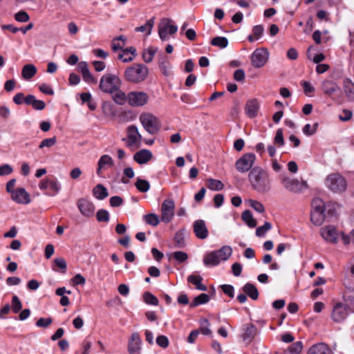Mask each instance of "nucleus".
Here are the masks:
<instances>
[{
	"mask_svg": "<svg viewBox=\"0 0 354 354\" xmlns=\"http://www.w3.org/2000/svg\"><path fill=\"white\" fill-rule=\"evenodd\" d=\"M252 188L260 194H266L270 189V180L268 174L263 169L255 167L248 175Z\"/></svg>",
	"mask_w": 354,
	"mask_h": 354,
	"instance_id": "f257e3e1",
	"label": "nucleus"
},
{
	"mask_svg": "<svg viewBox=\"0 0 354 354\" xmlns=\"http://www.w3.org/2000/svg\"><path fill=\"white\" fill-rule=\"evenodd\" d=\"M149 75V68L144 64H134L126 68L124 79L127 82L138 84L144 82Z\"/></svg>",
	"mask_w": 354,
	"mask_h": 354,
	"instance_id": "f03ea898",
	"label": "nucleus"
},
{
	"mask_svg": "<svg viewBox=\"0 0 354 354\" xmlns=\"http://www.w3.org/2000/svg\"><path fill=\"white\" fill-rule=\"evenodd\" d=\"M122 81L118 76L112 73H106L102 76L100 84V90L105 93L113 94L118 87H121Z\"/></svg>",
	"mask_w": 354,
	"mask_h": 354,
	"instance_id": "7ed1b4c3",
	"label": "nucleus"
},
{
	"mask_svg": "<svg viewBox=\"0 0 354 354\" xmlns=\"http://www.w3.org/2000/svg\"><path fill=\"white\" fill-rule=\"evenodd\" d=\"M310 221L316 226H320L326 218L324 202L319 198L313 199Z\"/></svg>",
	"mask_w": 354,
	"mask_h": 354,
	"instance_id": "20e7f679",
	"label": "nucleus"
},
{
	"mask_svg": "<svg viewBox=\"0 0 354 354\" xmlns=\"http://www.w3.org/2000/svg\"><path fill=\"white\" fill-rule=\"evenodd\" d=\"M327 187L334 193H342L347 187L345 178L339 173L328 175L326 178Z\"/></svg>",
	"mask_w": 354,
	"mask_h": 354,
	"instance_id": "39448f33",
	"label": "nucleus"
},
{
	"mask_svg": "<svg viewBox=\"0 0 354 354\" xmlns=\"http://www.w3.org/2000/svg\"><path fill=\"white\" fill-rule=\"evenodd\" d=\"M140 121L145 129L150 134H156L161 128L157 117L150 113H143L140 115Z\"/></svg>",
	"mask_w": 354,
	"mask_h": 354,
	"instance_id": "423d86ee",
	"label": "nucleus"
},
{
	"mask_svg": "<svg viewBox=\"0 0 354 354\" xmlns=\"http://www.w3.org/2000/svg\"><path fill=\"white\" fill-rule=\"evenodd\" d=\"M256 156L253 153L243 154L235 163L236 169L241 173L251 171L255 162Z\"/></svg>",
	"mask_w": 354,
	"mask_h": 354,
	"instance_id": "0eeeda50",
	"label": "nucleus"
},
{
	"mask_svg": "<svg viewBox=\"0 0 354 354\" xmlns=\"http://www.w3.org/2000/svg\"><path fill=\"white\" fill-rule=\"evenodd\" d=\"M252 66L260 68L265 66L269 59V52L266 48H257L251 55Z\"/></svg>",
	"mask_w": 354,
	"mask_h": 354,
	"instance_id": "6e6552de",
	"label": "nucleus"
},
{
	"mask_svg": "<svg viewBox=\"0 0 354 354\" xmlns=\"http://www.w3.org/2000/svg\"><path fill=\"white\" fill-rule=\"evenodd\" d=\"M175 203L172 199H165L161 205V221L165 223H169L174 216Z\"/></svg>",
	"mask_w": 354,
	"mask_h": 354,
	"instance_id": "1a4fd4ad",
	"label": "nucleus"
},
{
	"mask_svg": "<svg viewBox=\"0 0 354 354\" xmlns=\"http://www.w3.org/2000/svg\"><path fill=\"white\" fill-rule=\"evenodd\" d=\"M128 102L131 106H142L149 100V95L144 91H131L127 95Z\"/></svg>",
	"mask_w": 354,
	"mask_h": 354,
	"instance_id": "9d476101",
	"label": "nucleus"
},
{
	"mask_svg": "<svg viewBox=\"0 0 354 354\" xmlns=\"http://www.w3.org/2000/svg\"><path fill=\"white\" fill-rule=\"evenodd\" d=\"M172 20L169 18L162 19L158 24V35L161 40L164 41L167 39V32L169 29V33L174 35L176 32L178 28L175 25H171Z\"/></svg>",
	"mask_w": 354,
	"mask_h": 354,
	"instance_id": "9b49d317",
	"label": "nucleus"
},
{
	"mask_svg": "<svg viewBox=\"0 0 354 354\" xmlns=\"http://www.w3.org/2000/svg\"><path fill=\"white\" fill-rule=\"evenodd\" d=\"M77 207L81 214L86 217H92L94 215L95 206L91 201L82 198L77 201Z\"/></svg>",
	"mask_w": 354,
	"mask_h": 354,
	"instance_id": "f8f14e48",
	"label": "nucleus"
},
{
	"mask_svg": "<svg viewBox=\"0 0 354 354\" xmlns=\"http://www.w3.org/2000/svg\"><path fill=\"white\" fill-rule=\"evenodd\" d=\"M348 310L346 306L342 303H337L333 307L331 318L333 322L339 323L342 322L347 316Z\"/></svg>",
	"mask_w": 354,
	"mask_h": 354,
	"instance_id": "ddd939ff",
	"label": "nucleus"
},
{
	"mask_svg": "<svg viewBox=\"0 0 354 354\" xmlns=\"http://www.w3.org/2000/svg\"><path fill=\"white\" fill-rule=\"evenodd\" d=\"M142 340L139 333H133L128 342V352L129 354H140Z\"/></svg>",
	"mask_w": 354,
	"mask_h": 354,
	"instance_id": "4468645a",
	"label": "nucleus"
},
{
	"mask_svg": "<svg viewBox=\"0 0 354 354\" xmlns=\"http://www.w3.org/2000/svg\"><path fill=\"white\" fill-rule=\"evenodd\" d=\"M13 201L19 204H28L30 203L29 194L24 188H17L11 194Z\"/></svg>",
	"mask_w": 354,
	"mask_h": 354,
	"instance_id": "2eb2a0df",
	"label": "nucleus"
},
{
	"mask_svg": "<svg viewBox=\"0 0 354 354\" xmlns=\"http://www.w3.org/2000/svg\"><path fill=\"white\" fill-rule=\"evenodd\" d=\"M322 236L327 241L336 243L338 240V234L334 226L328 225L322 229Z\"/></svg>",
	"mask_w": 354,
	"mask_h": 354,
	"instance_id": "dca6fc26",
	"label": "nucleus"
},
{
	"mask_svg": "<svg viewBox=\"0 0 354 354\" xmlns=\"http://www.w3.org/2000/svg\"><path fill=\"white\" fill-rule=\"evenodd\" d=\"M194 232L198 239H205L208 236V230L203 220H197L193 225Z\"/></svg>",
	"mask_w": 354,
	"mask_h": 354,
	"instance_id": "f3484780",
	"label": "nucleus"
},
{
	"mask_svg": "<svg viewBox=\"0 0 354 354\" xmlns=\"http://www.w3.org/2000/svg\"><path fill=\"white\" fill-rule=\"evenodd\" d=\"M322 90L324 94L333 98V95L337 91H340V88L335 82L326 80L322 83Z\"/></svg>",
	"mask_w": 354,
	"mask_h": 354,
	"instance_id": "a211bd4d",
	"label": "nucleus"
},
{
	"mask_svg": "<svg viewBox=\"0 0 354 354\" xmlns=\"http://www.w3.org/2000/svg\"><path fill=\"white\" fill-rule=\"evenodd\" d=\"M127 145L129 147L133 146L137 142H139L142 138V136L140 134L137 127L135 125H131L127 128Z\"/></svg>",
	"mask_w": 354,
	"mask_h": 354,
	"instance_id": "6ab92c4d",
	"label": "nucleus"
},
{
	"mask_svg": "<svg viewBox=\"0 0 354 354\" xmlns=\"http://www.w3.org/2000/svg\"><path fill=\"white\" fill-rule=\"evenodd\" d=\"M152 158L153 154L148 149H141L136 152L133 156V160L140 165L147 163Z\"/></svg>",
	"mask_w": 354,
	"mask_h": 354,
	"instance_id": "aec40b11",
	"label": "nucleus"
},
{
	"mask_svg": "<svg viewBox=\"0 0 354 354\" xmlns=\"http://www.w3.org/2000/svg\"><path fill=\"white\" fill-rule=\"evenodd\" d=\"M259 105L257 99H252L247 101L245 111L250 118H254L258 113Z\"/></svg>",
	"mask_w": 354,
	"mask_h": 354,
	"instance_id": "412c9836",
	"label": "nucleus"
},
{
	"mask_svg": "<svg viewBox=\"0 0 354 354\" xmlns=\"http://www.w3.org/2000/svg\"><path fill=\"white\" fill-rule=\"evenodd\" d=\"M308 354H333L332 350L324 343H319L311 346Z\"/></svg>",
	"mask_w": 354,
	"mask_h": 354,
	"instance_id": "4be33fe9",
	"label": "nucleus"
},
{
	"mask_svg": "<svg viewBox=\"0 0 354 354\" xmlns=\"http://www.w3.org/2000/svg\"><path fill=\"white\" fill-rule=\"evenodd\" d=\"M24 102L28 105H32V108L37 111H41L46 107V103L43 100H37L33 95H28L24 99Z\"/></svg>",
	"mask_w": 354,
	"mask_h": 354,
	"instance_id": "5701e85b",
	"label": "nucleus"
},
{
	"mask_svg": "<svg viewBox=\"0 0 354 354\" xmlns=\"http://www.w3.org/2000/svg\"><path fill=\"white\" fill-rule=\"evenodd\" d=\"M136 48L133 46L128 47L123 49L122 51L119 53L118 58L122 60L123 62H130L133 59V57L136 55Z\"/></svg>",
	"mask_w": 354,
	"mask_h": 354,
	"instance_id": "b1692460",
	"label": "nucleus"
},
{
	"mask_svg": "<svg viewBox=\"0 0 354 354\" xmlns=\"http://www.w3.org/2000/svg\"><path fill=\"white\" fill-rule=\"evenodd\" d=\"M282 183L284 187L290 192L297 193L301 190L299 181L297 179H290L288 177L283 178Z\"/></svg>",
	"mask_w": 354,
	"mask_h": 354,
	"instance_id": "393cba45",
	"label": "nucleus"
},
{
	"mask_svg": "<svg viewBox=\"0 0 354 354\" xmlns=\"http://www.w3.org/2000/svg\"><path fill=\"white\" fill-rule=\"evenodd\" d=\"M344 92L350 101H354V83L348 78L343 81Z\"/></svg>",
	"mask_w": 354,
	"mask_h": 354,
	"instance_id": "a878e982",
	"label": "nucleus"
},
{
	"mask_svg": "<svg viewBox=\"0 0 354 354\" xmlns=\"http://www.w3.org/2000/svg\"><path fill=\"white\" fill-rule=\"evenodd\" d=\"M257 329L253 324H248L246 325L245 332L242 335V338L244 341H248L250 343L257 335Z\"/></svg>",
	"mask_w": 354,
	"mask_h": 354,
	"instance_id": "bb28decb",
	"label": "nucleus"
},
{
	"mask_svg": "<svg viewBox=\"0 0 354 354\" xmlns=\"http://www.w3.org/2000/svg\"><path fill=\"white\" fill-rule=\"evenodd\" d=\"M37 73V68L32 64L24 66L21 70V76L24 80H28L32 78Z\"/></svg>",
	"mask_w": 354,
	"mask_h": 354,
	"instance_id": "cd10ccee",
	"label": "nucleus"
},
{
	"mask_svg": "<svg viewBox=\"0 0 354 354\" xmlns=\"http://www.w3.org/2000/svg\"><path fill=\"white\" fill-rule=\"evenodd\" d=\"M203 278L200 275L191 274L187 277V281L194 284L199 290L206 291L207 288L205 285L201 283Z\"/></svg>",
	"mask_w": 354,
	"mask_h": 354,
	"instance_id": "c85d7f7f",
	"label": "nucleus"
},
{
	"mask_svg": "<svg viewBox=\"0 0 354 354\" xmlns=\"http://www.w3.org/2000/svg\"><path fill=\"white\" fill-rule=\"evenodd\" d=\"M243 292L248 295L252 299L256 300L258 299L259 297V292L256 286L251 283H247L243 287Z\"/></svg>",
	"mask_w": 354,
	"mask_h": 354,
	"instance_id": "c756f323",
	"label": "nucleus"
},
{
	"mask_svg": "<svg viewBox=\"0 0 354 354\" xmlns=\"http://www.w3.org/2000/svg\"><path fill=\"white\" fill-rule=\"evenodd\" d=\"M93 194L99 200H103L109 195L106 188L102 184H97L93 189Z\"/></svg>",
	"mask_w": 354,
	"mask_h": 354,
	"instance_id": "7c9ffc66",
	"label": "nucleus"
},
{
	"mask_svg": "<svg viewBox=\"0 0 354 354\" xmlns=\"http://www.w3.org/2000/svg\"><path fill=\"white\" fill-rule=\"evenodd\" d=\"M168 64H169L168 57L163 53L159 54L158 55V65H159V67L160 68L162 73L165 76H168L169 74V72L167 70Z\"/></svg>",
	"mask_w": 354,
	"mask_h": 354,
	"instance_id": "2f4dec72",
	"label": "nucleus"
},
{
	"mask_svg": "<svg viewBox=\"0 0 354 354\" xmlns=\"http://www.w3.org/2000/svg\"><path fill=\"white\" fill-rule=\"evenodd\" d=\"M111 95L113 101L119 105H123L128 101L127 95L120 89V87H118V90L115 91V93Z\"/></svg>",
	"mask_w": 354,
	"mask_h": 354,
	"instance_id": "473e14b6",
	"label": "nucleus"
},
{
	"mask_svg": "<svg viewBox=\"0 0 354 354\" xmlns=\"http://www.w3.org/2000/svg\"><path fill=\"white\" fill-rule=\"evenodd\" d=\"M203 261L206 266H217L220 263L218 255L216 250L206 254Z\"/></svg>",
	"mask_w": 354,
	"mask_h": 354,
	"instance_id": "72a5a7b5",
	"label": "nucleus"
},
{
	"mask_svg": "<svg viewBox=\"0 0 354 354\" xmlns=\"http://www.w3.org/2000/svg\"><path fill=\"white\" fill-rule=\"evenodd\" d=\"M206 186L208 189L214 191H220L224 188V184L221 180L214 178H207Z\"/></svg>",
	"mask_w": 354,
	"mask_h": 354,
	"instance_id": "f704fd0d",
	"label": "nucleus"
},
{
	"mask_svg": "<svg viewBox=\"0 0 354 354\" xmlns=\"http://www.w3.org/2000/svg\"><path fill=\"white\" fill-rule=\"evenodd\" d=\"M218 255V259L222 261H226L230 258L232 253V249L230 246L225 245L223 246L218 250H216Z\"/></svg>",
	"mask_w": 354,
	"mask_h": 354,
	"instance_id": "c9c22d12",
	"label": "nucleus"
},
{
	"mask_svg": "<svg viewBox=\"0 0 354 354\" xmlns=\"http://www.w3.org/2000/svg\"><path fill=\"white\" fill-rule=\"evenodd\" d=\"M241 218L250 227H254L257 226V221L253 218L252 214L249 209L243 211L241 214Z\"/></svg>",
	"mask_w": 354,
	"mask_h": 354,
	"instance_id": "e433bc0d",
	"label": "nucleus"
},
{
	"mask_svg": "<svg viewBox=\"0 0 354 354\" xmlns=\"http://www.w3.org/2000/svg\"><path fill=\"white\" fill-rule=\"evenodd\" d=\"M157 51H158V48L149 46L146 50H145L142 53L143 60L146 63L151 62L153 60V58L155 54L157 53Z\"/></svg>",
	"mask_w": 354,
	"mask_h": 354,
	"instance_id": "4c0bfd02",
	"label": "nucleus"
},
{
	"mask_svg": "<svg viewBox=\"0 0 354 354\" xmlns=\"http://www.w3.org/2000/svg\"><path fill=\"white\" fill-rule=\"evenodd\" d=\"M80 98L82 103H87L88 107L90 110L94 111L97 108L96 102L92 100V97L90 93H82L80 94Z\"/></svg>",
	"mask_w": 354,
	"mask_h": 354,
	"instance_id": "58836bf2",
	"label": "nucleus"
},
{
	"mask_svg": "<svg viewBox=\"0 0 354 354\" xmlns=\"http://www.w3.org/2000/svg\"><path fill=\"white\" fill-rule=\"evenodd\" d=\"M209 301V295L205 293H202L194 299L192 302L190 304V307L194 308L198 305L206 304Z\"/></svg>",
	"mask_w": 354,
	"mask_h": 354,
	"instance_id": "ea45409f",
	"label": "nucleus"
},
{
	"mask_svg": "<svg viewBox=\"0 0 354 354\" xmlns=\"http://www.w3.org/2000/svg\"><path fill=\"white\" fill-rule=\"evenodd\" d=\"M211 44L221 48H225L228 46V39L225 37H216L211 40Z\"/></svg>",
	"mask_w": 354,
	"mask_h": 354,
	"instance_id": "a19ab883",
	"label": "nucleus"
},
{
	"mask_svg": "<svg viewBox=\"0 0 354 354\" xmlns=\"http://www.w3.org/2000/svg\"><path fill=\"white\" fill-rule=\"evenodd\" d=\"M145 221L151 226H157L160 223L159 216L153 213L147 214L143 217Z\"/></svg>",
	"mask_w": 354,
	"mask_h": 354,
	"instance_id": "79ce46f5",
	"label": "nucleus"
},
{
	"mask_svg": "<svg viewBox=\"0 0 354 354\" xmlns=\"http://www.w3.org/2000/svg\"><path fill=\"white\" fill-rule=\"evenodd\" d=\"M135 186L138 191L140 192H147L150 187L149 183L147 180L138 178L137 181L135 183Z\"/></svg>",
	"mask_w": 354,
	"mask_h": 354,
	"instance_id": "37998d69",
	"label": "nucleus"
},
{
	"mask_svg": "<svg viewBox=\"0 0 354 354\" xmlns=\"http://www.w3.org/2000/svg\"><path fill=\"white\" fill-rule=\"evenodd\" d=\"M184 229L178 230L174 236V242L178 248H183L185 245Z\"/></svg>",
	"mask_w": 354,
	"mask_h": 354,
	"instance_id": "c03bdc74",
	"label": "nucleus"
},
{
	"mask_svg": "<svg viewBox=\"0 0 354 354\" xmlns=\"http://www.w3.org/2000/svg\"><path fill=\"white\" fill-rule=\"evenodd\" d=\"M143 300L146 304L153 306H158L159 303L158 298L149 292H144Z\"/></svg>",
	"mask_w": 354,
	"mask_h": 354,
	"instance_id": "a18cd8bd",
	"label": "nucleus"
},
{
	"mask_svg": "<svg viewBox=\"0 0 354 354\" xmlns=\"http://www.w3.org/2000/svg\"><path fill=\"white\" fill-rule=\"evenodd\" d=\"M303 349V344L301 342H297L289 346L286 351V354H299Z\"/></svg>",
	"mask_w": 354,
	"mask_h": 354,
	"instance_id": "49530a36",
	"label": "nucleus"
},
{
	"mask_svg": "<svg viewBox=\"0 0 354 354\" xmlns=\"http://www.w3.org/2000/svg\"><path fill=\"white\" fill-rule=\"evenodd\" d=\"M153 25H154V18H151L149 20H148L145 25L137 27L136 28V31L144 32L147 29H148L147 35H150Z\"/></svg>",
	"mask_w": 354,
	"mask_h": 354,
	"instance_id": "de8ad7c7",
	"label": "nucleus"
},
{
	"mask_svg": "<svg viewBox=\"0 0 354 354\" xmlns=\"http://www.w3.org/2000/svg\"><path fill=\"white\" fill-rule=\"evenodd\" d=\"M96 218L99 222L106 223L109 221V214L107 210L100 209L96 213Z\"/></svg>",
	"mask_w": 354,
	"mask_h": 354,
	"instance_id": "09e8293b",
	"label": "nucleus"
},
{
	"mask_svg": "<svg viewBox=\"0 0 354 354\" xmlns=\"http://www.w3.org/2000/svg\"><path fill=\"white\" fill-rule=\"evenodd\" d=\"M344 297L348 305L354 308V287L348 288L345 292Z\"/></svg>",
	"mask_w": 354,
	"mask_h": 354,
	"instance_id": "8fccbe9b",
	"label": "nucleus"
},
{
	"mask_svg": "<svg viewBox=\"0 0 354 354\" xmlns=\"http://www.w3.org/2000/svg\"><path fill=\"white\" fill-rule=\"evenodd\" d=\"M272 225L269 222H266L263 226L258 227L256 230V235L257 236H263L267 231L270 230Z\"/></svg>",
	"mask_w": 354,
	"mask_h": 354,
	"instance_id": "3c124183",
	"label": "nucleus"
},
{
	"mask_svg": "<svg viewBox=\"0 0 354 354\" xmlns=\"http://www.w3.org/2000/svg\"><path fill=\"white\" fill-rule=\"evenodd\" d=\"M336 204L332 202H328L326 204L324 203L325 212L326 211L328 216H336Z\"/></svg>",
	"mask_w": 354,
	"mask_h": 354,
	"instance_id": "603ef678",
	"label": "nucleus"
},
{
	"mask_svg": "<svg viewBox=\"0 0 354 354\" xmlns=\"http://www.w3.org/2000/svg\"><path fill=\"white\" fill-rule=\"evenodd\" d=\"M12 308L15 313H19L22 308V304L17 296L12 297Z\"/></svg>",
	"mask_w": 354,
	"mask_h": 354,
	"instance_id": "864d4df0",
	"label": "nucleus"
},
{
	"mask_svg": "<svg viewBox=\"0 0 354 354\" xmlns=\"http://www.w3.org/2000/svg\"><path fill=\"white\" fill-rule=\"evenodd\" d=\"M105 165L111 166L113 165L112 158L108 155H103L98 161V166H100V168H102Z\"/></svg>",
	"mask_w": 354,
	"mask_h": 354,
	"instance_id": "5fc2aeb1",
	"label": "nucleus"
},
{
	"mask_svg": "<svg viewBox=\"0 0 354 354\" xmlns=\"http://www.w3.org/2000/svg\"><path fill=\"white\" fill-rule=\"evenodd\" d=\"M56 141L57 139L55 136L50 138L44 139L41 142L39 148L42 149L44 147H50L56 143Z\"/></svg>",
	"mask_w": 354,
	"mask_h": 354,
	"instance_id": "6e6d98bb",
	"label": "nucleus"
},
{
	"mask_svg": "<svg viewBox=\"0 0 354 354\" xmlns=\"http://www.w3.org/2000/svg\"><path fill=\"white\" fill-rule=\"evenodd\" d=\"M174 258L180 263L186 261L188 259V255L185 252L177 251L173 253Z\"/></svg>",
	"mask_w": 354,
	"mask_h": 354,
	"instance_id": "4d7b16f0",
	"label": "nucleus"
},
{
	"mask_svg": "<svg viewBox=\"0 0 354 354\" xmlns=\"http://www.w3.org/2000/svg\"><path fill=\"white\" fill-rule=\"evenodd\" d=\"M83 80L88 83L95 84L97 82V80L95 77L88 71H85V73H82Z\"/></svg>",
	"mask_w": 354,
	"mask_h": 354,
	"instance_id": "13d9d810",
	"label": "nucleus"
},
{
	"mask_svg": "<svg viewBox=\"0 0 354 354\" xmlns=\"http://www.w3.org/2000/svg\"><path fill=\"white\" fill-rule=\"evenodd\" d=\"M103 112L106 115H111L114 113L113 105L110 102H104L102 105Z\"/></svg>",
	"mask_w": 354,
	"mask_h": 354,
	"instance_id": "bf43d9fd",
	"label": "nucleus"
},
{
	"mask_svg": "<svg viewBox=\"0 0 354 354\" xmlns=\"http://www.w3.org/2000/svg\"><path fill=\"white\" fill-rule=\"evenodd\" d=\"M274 142L276 145L279 146H283L284 145V138L283 136V131L281 129H279L277 130Z\"/></svg>",
	"mask_w": 354,
	"mask_h": 354,
	"instance_id": "052dcab7",
	"label": "nucleus"
},
{
	"mask_svg": "<svg viewBox=\"0 0 354 354\" xmlns=\"http://www.w3.org/2000/svg\"><path fill=\"white\" fill-rule=\"evenodd\" d=\"M66 292V288L65 287L59 288L55 291L57 295L62 296V298L60 299V304L63 306H66V296L64 295Z\"/></svg>",
	"mask_w": 354,
	"mask_h": 354,
	"instance_id": "680f3d73",
	"label": "nucleus"
},
{
	"mask_svg": "<svg viewBox=\"0 0 354 354\" xmlns=\"http://www.w3.org/2000/svg\"><path fill=\"white\" fill-rule=\"evenodd\" d=\"M15 18L17 21L19 22H27L29 19V15L28 13L24 10L19 11L16 13L15 15Z\"/></svg>",
	"mask_w": 354,
	"mask_h": 354,
	"instance_id": "e2e57ef3",
	"label": "nucleus"
},
{
	"mask_svg": "<svg viewBox=\"0 0 354 354\" xmlns=\"http://www.w3.org/2000/svg\"><path fill=\"white\" fill-rule=\"evenodd\" d=\"M250 206L257 212L263 213L265 212V208L263 204L257 201L250 200Z\"/></svg>",
	"mask_w": 354,
	"mask_h": 354,
	"instance_id": "0e129e2a",
	"label": "nucleus"
},
{
	"mask_svg": "<svg viewBox=\"0 0 354 354\" xmlns=\"http://www.w3.org/2000/svg\"><path fill=\"white\" fill-rule=\"evenodd\" d=\"M52 322H53V319L50 317L40 318L37 321L36 326L37 327L47 328L52 324Z\"/></svg>",
	"mask_w": 354,
	"mask_h": 354,
	"instance_id": "69168bd1",
	"label": "nucleus"
},
{
	"mask_svg": "<svg viewBox=\"0 0 354 354\" xmlns=\"http://www.w3.org/2000/svg\"><path fill=\"white\" fill-rule=\"evenodd\" d=\"M110 205L113 207H118L121 206L123 203L124 200L122 197L118 196H113L110 198Z\"/></svg>",
	"mask_w": 354,
	"mask_h": 354,
	"instance_id": "338daca9",
	"label": "nucleus"
},
{
	"mask_svg": "<svg viewBox=\"0 0 354 354\" xmlns=\"http://www.w3.org/2000/svg\"><path fill=\"white\" fill-rule=\"evenodd\" d=\"M156 343L162 348H167L169 346L168 338L165 335H159L156 339Z\"/></svg>",
	"mask_w": 354,
	"mask_h": 354,
	"instance_id": "774afa93",
	"label": "nucleus"
}]
</instances>
